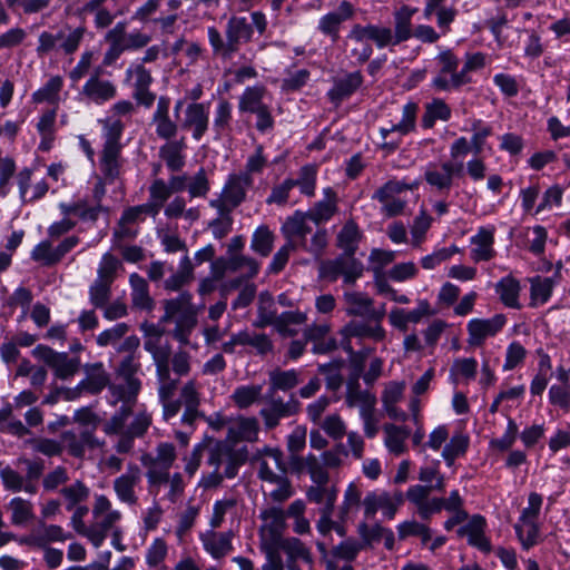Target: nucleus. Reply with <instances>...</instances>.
<instances>
[{"mask_svg": "<svg viewBox=\"0 0 570 570\" xmlns=\"http://www.w3.org/2000/svg\"><path fill=\"white\" fill-rule=\"evenodd\" d=\"M102 126L104 145L100 153L99 168L105 181L114 184L121 175L124 158L122 144L120 139L124 134L125 124L115 117L99 120Z\"/></svg>", "mask_w": 570, "mask_h": 570, "instance_id": "nucleus-1", "label": "nucleus"}, {"mask_svg": "<svg viewBox=\"0 0 570 570\" xmlns=\"http://www.w3.org/2000/svg\"><path fill=\"white\" fill-rule=\"evenodd\" d=\"M164 315L160 323L175 324L173 337L183 345L189 343V337L197 325V307L193 304L189 292H181L178 296L163 302Z\"/></svg>", "mask_w": 570, "mask_h": 570, "instance_id": "nucleus-2", "label": "nucleus"}, {"mask_svg": "<svg viewBox=\"0 0 570 570\" xmlns=\"http://www.w3.org/2000/svg\"><path fill=\"white\" fill-rule=\"evenodd\" d=\"M176 448L173 443L161 442L155 453H146L141 456V464L147 469L146 478L149 492L158 494L159 487L166 484L169 480L170 468L176 461Z\"/></svg>", "mask_w": 570, "mask_h": 570, "instance_id": "nucleus-3", "label": "nucleus"}, {"mask_svg": "<svg viewBox=\"0 0 570 570\" xmlns=\"http://www.w3.org/2000/svg\"><path fill=\"white\" fill-rule=\"evenodd\" d=\"M250 22L246 17L232 16L225 26V38L228 40V46L232 56L240 50V47L253 40L254 30L261 36L267 30V18L262 11H253L250 13Z\"/></svg>", "mask_w": 570, "mask_h": 570, "instance_id": "nucleus-4", "label": "nucleus"}, {"mask_svg": "<svg viewBox=\"0 0 570 570\" xmlns=\"http://www.w3.org/2000/svg\"><path fill=\"white\" fill-rule=\"evenodd\" d=\"M405 498L415 505L417 514L421 519L428 521L435 513H440L443 509L446 511H464L463 500L458 490H453L448 499L431 498L428 499V488L420 485H411Z\"/></svg>", "mask_w": 570, "mask_h": 570, "instance_id": "nucleus-5", "label": "nucleus"}, {"mask_svg": "<svg viewBox=\"0 0 570 570\" xmlns=\"http://www.w3.org/2000/svg\"><path fill=\"white\" fill-rule=\"evenodd\" d=\"M263 406L259 410V416L263 420L266 430H274L281 424V421L295 416L301 411V403L294 394L284 401L276 393L266 392L262 396Z\"/></svg>", "mask_w": 570, "mask_h": 570, "instance_id": "nucleus-6", "label": "nucleus"}, {"mask_svg": "<svg viewBox=\"0 0 570 570\" xmlns=\"http://www.w3.org/2000/svg\"><path fill=\"white\" fill-rule=\"evenodd\" d=\"M419 183L407 184L404 180L391 179L375 190L372 199L382 204L381 213L386 217H395L401 215L405 207L406 200L400 195L407 190L417 188Z\"/></svg>", "mask_w": 570, "mask_h": 570, "instance_id": "nucleus-7", "label": "nucleus"}, {"mask_svg": "<svg viewBox=\"0 0 570 570\" xmlns=\"http://www.w3.org/2000/svg\"><path fill=\"white\" fill-rule=\"evenodd\" d=\"M254 178L248 174H230L224 185L222 198L210 202V206L222 214L229 213L238 207L245 199L247 190L253 186Z\"/></svg>", "mask_w": 570, "mask_h": 570, "instance_id": "nucleus-8", "label": "nucleus"}, {"mask_svg": "<svg viewBox=\"0 0 570 570\" xmlns=\"http://www.w3.org/2000/svg\"><path fill=\"white\" fill-rule=\"evenodd\" d=\"M118 89L114 81L102 77V68L97 67L89 75L79 90V98L87 105L102 106L117 97Z\"/></svg>", "mask_w": 570, "mask_h": 570, "instance_id": "nucleus-9", "label": "nucleus"}, {"mask_svg": "<svg viewBox=\"0 0 570 570\" xmlns=\"http://www.w3.org/2000/svg\"><path fill=\"white\" fill-rule=\"evenodd\" d=\"M364 266L354 255L341 254L334 259L325 261L321 264L320 275L330 282H335L340 277L347 285H353L362 277Z\"/></svg>", "mask_w": 570, "mask_h": 570, "instance_id": "nucleus-10", "label": "nucleus"}, {"mask_svg": "<svg viewBox=\"0 0 570 570\" xmlns=\"http://www.w3.org/2000/svg\"><path fill=\"white\" fill-rule=\"evenodd\" d=\"M83 36L85 28L82 27L71 30L68 35L62 30L57 33L43 31L38 38L37 55L43 57L58 49H61L66 55H71L79 48Z\"/></svg>", "mask_w": 570, "mask_h": 570, "instance_id": "nucleus-11", "label": "nucleus"}, {"mask_svg": "<svg viewBox=\"0 0 570 570\" xmlns=\"http://www.w3.org/2000/svg\"><path fill=\"white\" fill-rule=\"evenodd\" d=\"M439 70L432 79V87L439 91H452L463 87L456 81L455 75H460L459 57L451 50H441L435 57Z\"/></svg>", "mask_w": 570, "mask_h": 570, "instance_id": "nucleus-12", "label": "nucleus"}, {"mask_svg": "<svg viewBox=\"0 0 570 570\" xmlns=\"http://www.w3.org/2000/svg\"><path fill=\"white\" fill-rule=\"evenodd\" d=\"M416 12L417 8L406 4L401 6L393 12L394 30L382 26L386 47H395L412 38L414 33L412 18Z\"/></svg>", "mask_w": 570, "mask_h": 570, "instance_id": "nucleus-13", "label": "nucleus"}, {"mask_svg": "<svg viewBox=\"0 0 570 570\" xmlns=\"http://www.w3.org/2000/svg\"><path fill=\"white\" fill-rule=\"evenodd\" d=\"M462 170V164L451 161L429 163L424 168V180L430 188L439 194H448L453 184L454 177Z\"/></svg>", "mask_w": 570, "mask_h": 570, "instance_id": "nucleus-14", "label": "nucleus"}, {"mask_svg": "<svg viewBox=\"0 0 570 570\" xmlns=\"http://www.w3.org/2000/svg\"><path fill=\"white\" fill-rule=\"evenodd\" d=\"M32 355L43 361L50 366L55 375L60 380H67L73 376L80 366L77 357H69L67 353H59L47 345H37L32 350Z\"/></svg>", "mask_w": 570, "mask_h": 570, "instance_id": "nucleus-15", "label": "nucleus"}, {"mask_svg": "<svg viewBox=\"0 0 570 570\" xmlns=\"http://www.w3.org/2000/svg\"><path fill=\"white\" fill-rule=\"evenodd\" d=\"M403 502L404 494L401 491H395L393 494L372 491L363 500L364 514L366 518H373L379 510H382L384 517L391 520Z\"/></svg>", "mask_w": 570, "mask_h": 570, "instance_id": "nucleus-16", "label": "nucleus"}, {"mask_svg": "<svg viewBox=\"0 0 570 570\" xmlns=\"http://www.w3.org/2000/svg\"><path fill=\"white\" fill-rule=\"evenodd\" d=\"M355 14L354 6L346 0L340 2L336 11L322 16L317 23V30L333 43L340 39L342 24Z\"/></svg>", "mask_w": 570, "mask_h": 570, "instance_id": "nucleus-17", "label": "nucleus"}, {"mask_svg": "<svg viewBox=\"0 0 570 570\" xmlns=\"http://www.w3.org/2000/svg\"><path fill=\"white\" fill-rule=\"evenodd\" d=\"M246 461V452L243 451H234L228 445L217 442L214 448L210 449L208 463L214 465L216 470L220 465H225L223 476L227 479H233L236 476L238 472V468L243 465Z\"/></svg>", "mask_w": 570, "mask_h": 570, "instance_id": "nucleus-18", "label": "nucleus"}, {"mask_svg": "<svg viewBox=\"0 0 570 570\" xmlns=\"http://www.w3.org/2000/svg\"><path fill=\"white\" fill-rule=\"evenodd\" d=\"M158 382V399L163 406V417L169 421L179 413V404L175 401V394L180 382L179 377H173L171 372L156 374Z\"/></svg>", "mask_w": 570, "mask_h": 570, "instance_id": "nucleus-19", "label": "nucleus"}, {"mask_svg": "<svg viewBox=\"0 0 570 570\" xmlns=\"http://www.w3.org/2000/svg\"><path fill=\"white\" fill-rule=\"evenodd\" d=\"M70 538V534L65 533L63 529L58 524H47L40 521L37 528H33L30 533L21 537L18 541L31 548H47L51 542H63Z\"/></svg>", "mask_w": 570, "mask_h": 570, "instance_id": "nucleus-20", "label": "nucleus"}, {"mask_svg": "<svg viewBox=\"0 0 570 570\" xmlns=\"http://www.w3.org/2000/svg\"><path fill=\"white\" fill-rule=\"evenodd\" d=\"M170 98L160 96L157 99L156 109L153 112L150 124L155 128L158 138L169 141L174 139L179 130L178 124L169 115Z\"/></svg>", "mask_w": 570, "mask_h": 570, "instance_id": "nucleus-21", "label": "nucleus"}, {"mask_svg": "<svg viewBox=\"0 0 570 570\" xmlns=\"http://www.w3.org/2000/svg\"><path fill=\"white\" fill-rule=\"evenodd\" d=\"M507 323L503 314H497L491 318H472L468 323V342L472 346H480L491 336L499 333Z\"/></svg>", "mask_w": 570, "mask_h": 570, "instance_id": "nucleus-22", "label": "nucleus"}, {"mask_svg": "<svg viewBox=\"0 0 570 570\" xmlns=\"http://www.w3.org/2000/svg\"><path fill=\"white\" fill-rule=\"evenodd\" d=\"M140 469L135 464H130L127 471L117 476L112 482V488L117 499L127 505H136L138 503L136 488L140 484Z\"/></svg>", "mask_w": 570, "mask_h": 570, "instance_id": "nucleus-23", "label": "nucleus"}, {"mask_svg": "<svg viewBox=\"0 0 570 570\" xmlns=\"http://www.w3.org/2000/svg\"><path fill=\"white\" fill-rule=\"evenodd\" d=\"M209 126V106L204 102H191L184 111L181 128L191 131L194 140L199 141Z\"/></svg>", "mask_w": 570, "mask_h": 570, "instance_id": "nucleus-24", "label": "nucleus"}, {"mask_svg": "<svg viewBox=\"0 0 570 570\" xmlns=\"http://www.w3.org/2000/svg\"><path fill=\"white\" fill-rule=\"evenodd\" d=\"M264 524L261 528V543L275 544L284 538L286 514L282 508L272 507L261 513Z\"/></svg>", "mask_w": 570, "mask_h": 570, "instance_id": "nucleus-25", "label": "nucleus"}, {"mask_svg": "<svg viewBox=\"0 0 570 570\" xmlns=\"http://www.w3.org/2000/svg\"><path fill=\"white\" fill-rule=\"evenodd\" d=\"M256 460L259 464L258 476L264 482L276 481L279 474L287 472L286 462L279 449L265 448Z\"/></svg>", "mask_w": 570, "mask_h": 570, "instance_id": "nucleus-26", "label": "nucleus"}, {"mask_svg": "<svg viewBox=\"0 0 570 570\" xmlns=\"http://www.w3.org/2000/svg\"><path fill=\"white\" fill-rule=\"evenodd\" d=\"M127 23L120 21L115 24L105 36V41L109 45L102 58V66H112L119 57L127 51Z\"/></svg>", "mask_w": 570, "mask_h": 570, "instance_id": "nucleus-27", "label": "nucleus"}, {"mask_svg": "<svg viewBox=\"0 0 570 570\" xmlns=\"http://www.w3.org/2000/svg\"><path fill=\"white\" fill-rule=\"evenodd\" d=\"M61 440L66 445L69 454L73 458H82L87 449L101 448L104 442H100L92 433V430L83 429L77 434L73 431H65L61 434Z\"/></svg>", "mask_w": 570, "mask_h": 570, "instance_id": "nucleus-28", "label": "nucleus"}, {"mask_svg": "<svg viewBox=\"0 0 570 570\" xmlns=\"http://www.w3.org/2000/svg\"><path fill=\"white\" fill-rule=\"evenodd\" d=\"M494 234V226H482L478 229V233L471 237V244L473 245L471 258L474 262H488L495 256L497 253L493 248Z\"/></svg>", "mask_w": 570, "mask_h": 570, "instance_id": "nucleus-29", "label": "nucleus"}, {"mask_svg": "<svg viewBox=\"0 0 570 570\" xmlns=\"http://www.w3.org/2000/svg\"><path fill=\"white\" fill-rule=\"evenodd\" d=\"M345 338L372 340L373 342H381L385 338V330L382 324L366 318L364 321H351L342 330Z\"/></svg>", "mask_w": 570, "mask_h": 570, "instance_id": "nucleus-30", "label": "nucleus"}, {"mask_svg": "<svg viewBox=\"0 0 570 570\" xmlns=\"http://www.w3.org/2000/svg\"><path fill=\"white\" fill-rule=\"evenodd\" d=\"M345 402L350 407H358L364 413L375 410L376 396L367 390H362L360 377L350 376L346 384Z\"/></svg>", "mask_w": 570, "mask_h": 570, "instance_id": "nucleus-31", "label": "nucleus"}, {"mask_svg": "<svg viewBox=\"0 0 570 570\" xmlns=\"http://www.w3.org/2000/svg\"><path fill=\"white\" fill-rule=\"evenodd\" d=\"M309 222L311 218L302 210H295L293 215L288 216L282 226V233L287 243L295 244V248H297L298 242L306 239L307 234L312 232Z\"/></svg>", "mask_w": 570, "mask_h": 570, "instance_id": "nucleus-32", "label": "nucleus"}, {"mask_svg": "<svg viewBox=\"0 0 570 570\" xmlns=\"http://www.w3.org/2000/svg\"><path fill=\"white\" fill-rule=\"evenodd\" d=\"M363 85L361 71L347 72L342 77L334 79L332 88L328 90V99L338 105L350 98Z\"/></svg>", "mask_w": 570, "mask_h": 570, "instance_id": "nucleus-33", "label": "nucleus"}, {"mask_svg": "<svg viewBox=\"0 0 570 570\" xmlns=\"http://www.w3.org/2000/svg\"><path fill=\"white\" fill-rule=\"evenodd\" d=\"M405 391L404 382H389L382 392V404L387 416L392 420L406 421L407 414L399 409L396 404L403 399Z\"/></svg>", "mask_w": 570, "mask_h": 570, "instance_id": "nucleus-34", "label": "nucleus"}, {"mask_svg": "<svg viewBox=\"0 0 570 570\" xmlns=\"http://www.w3.org/2000/svg\"><path fill=\"white\" fill-rule=\"evenodd\" d=\"M330 325L326 323L312 324L304 331V338L306 342H312V352L314 354H326L336 350V340L328 337Z\"/></svg>", "mask_w": 570, "mask_h": 570, "instance_id": "nucleus-35", "label": "nucleus"}, {"mask_svg": "<svg viewBox=\"0 0 570 570\" xmlns=\"http://www.w3.org/2000/svg\"><path fill=\"white\" fill-rule=\"evenodd\" d=\"M232 538L233 533L230 531L215 532L209 530L200 534L205 551L214 559H222L233 550Z\"/></svg>", "mask_w": 570, "mask_h": 570, "instance_id": "nucleus-36", "label": "nucleus"}, {"mask_svg": "<svg viewBox=\"0 0 570 570\" xmlns=\"http://www.w3.org/2000/svg\"><path fill=\"white\" fill-rule=\"evenodd\" d=\"M485 519L480 514H474L469 523L458 530L460 537L468 535L470 546L478 548L483 552L491 551V543L484 535Z\"/></svg>", "mask_w": 570, "mask_h": 570, "instance_id": "nucleus-37", "label": "nucleus"}, {"mask_svg": "<svg viewBox=\"0 0 570 570\" xmlns=\"http://www.w3.org/2000/svg\"><path fill=\"white\" fill-rule=\"evenodd\" d=\"M129 285L131 288L130 298L134 308L150 312L155 307V301L149 293L147 281L137 273L129 276Z\"/></svg>", "mask_w": 570, "mask_h": 570, "instance_id": "nucleus-38", "label": "nucleus"}, {"mask_svg": "<svg viewBox=\"0 0 570 570\" xmlns=\"http://www.w3.org/2000/svg\"><path fill=\"white\" fill-rule=\"evenodd\" d=\"M59 209L62 216H77L82 222H97L104 206L92 205L88 198H80L72 203H60Z\"/></svg>", "mask_w": 570, "mask_h": 570, "instance_id": "nucleus-39", "label": "nucleus"}, {"mask_svg": "<svg viewBox=\"0 0 570 570\" xmlns=\"http://www.w3.org/2000/svg\"><path fill=\"white\" fill-rule=\"evenodd\" d=\"M85 370L86 377L79 382L80 389L91 395L99 394L109 383V375L102 363L88 364Z\"/></svg>", "mask_w": 570, "mask_h": 570, "instance_id": "nucleus-40", "label": "nucleus"}, {"mask_svg": "<svg viewBox=\"0 0 570 570\" xmlns=\"http://www.w3.org/2000/svg\"><path fill=\"white\" fill-rule=\"evenodd\" d=\"M495 292L503 305L509 308L520 309L519 296L521 292L520 282L511 275L502 277L495 284Z\"/></svg>", "mask_w": 570, "mask_h": 570, "instance_id": "nucleus-41", "label": "nucleus"}, {"mask_svg": "<svg viewBox=\"0 0 570 570\" xmlns=\"http://www.w3.org/2000/svg\"><path fill=\"white\" fill-rule=\"evenodd\" d=\"M362 237L363 234L357 224L354 220H348L336 236V246L343 250V254L355 255Z\"/></svg>", "mask_w": 570, "mask_h": 570, "instance_id": "nucleus-42", "label": "nucleus"}, {"mask_svg": "<svg viewBox=\"0 0 570 570\" xmlns=\"http://www.w3.org/2000/svg\"><path fill=\"white\" fill-rule=\"evenodd\" d=\"M268 90L264 85H255L246 87L238 100V110L240 112L252 114L259 111L261 108L267 106L264 102Z\"/></svg>", "mask_w": 570, "mask_h": 570, "instance_id": "nucleus-43", "label": "nucleus"}, {"mask_svg": "<svg viewBox=\"0 0 570 570\" xmlns=\"http://www.w3.org/2000/svg\"><path fill=\"white\" fill-rule=\"evenodd\" d=\"M0 479L4 489L13 493L36 494L38 491L37 483L26 482L24 476L9 465L0 470Z\"/></svg>", "mask_w": 570, "mask_h": 570, "instance_id": "nucleus-44", "label": "nucleus"}, {"mask_svg": "<svg viewBox=\"0 0 570 570\" xmlns=\"http://www.w3.org/2000/svg\"><path fill=\"white\" fill-rule=\"evenodd\" d=\"M186 148L185 138L180 140H169L159 149L160 158L171 171L180 170L185 165L183 150Z\"/></svg>", "mask_w": 570, "mask_h": 570, "instance_id": "nucleus-45", "label": "nucleus"}, {"mask_svg": "<svg viewBox=\"0 0 570 570\" xmlns=\"http://www.w3.org/2000/svg\"><path fill=\"white\" fill-rule=\"evenodd\" d=\"M383 431L385 434L384 444L387 450L395 455L402 454L405 451V441L411 434L410 429L386 423Z\"/></svg>", "mask_w": 570, "mask_h": 570, "instance_id": "nucleus-46", "label": "nucleus"}, {"mask_svg": "<svg viewBox=\"0 0 570 570\" xmlns=\"http://www.w3.org/2000/svg\"><path fill=\"white\" fill-rule=\"evenodd\" d=\"M278 551H283L286 560H302L306 563H312V554L309 549L295 537H284L275 543Z\"/></svg>", "mask_w": 570, "mask_h": 570, "instance_id": "nucleus-47", "label": "nucleus"}, {"mask_svg": "<svg viewBox=\"0 0 570 570\" xmlns=\"http://www.w3.org/2000/svg\"><path fill=\"white\" fill-rule=\"evenodd\" d=\"M141 383L137 377L125 379L124 383L112 384L109 386L115 402H122V405H130L136 402L137 395L140 391Z\"/></svg>", "mask_w": 570, "mask_h": 570, "instance_id": "nucleus-48", "label": "nucleus"}, {"mask_svg": "<svg viewBox=\"0 0 570 570\" xmlns=\"http://www.w3.org/2000/svg\"><path fill=\"white\" fill-rule=\"evenodd\" d=\"M347 38L356 42H363L365 40H372L379 49L386 48L382 26L379 24H354Z\"/></svg>", "mask_w": 570, "mask_h": 570, "instance_id": "nucleus-49", "label": "nucleus"}, {"mask_svg": "<svg viewBox=\"0 0 570 570\" xmlns=\"http://www.w3.org/2000/svg\"><path fill=\"white\" fill-rule=\"evenodd\" d=\"M11 512V524L22 527L35 519L33 504L31 501L21 497L12 498L8 503Z\"/></svg>", "mask_w": 570, "mask_h": 570, "instance_id": "nucleus-50", "label": "nucleus"}, {"mask_svg": "<svg viewBox=\"0 0 570 570\" xmlns=\"http://www.w3.org/2000/svg\"><path fill=\"white\" fill-rule=\"evenodd\" d=\"M233 107L226 99H220L215 108L213 129L217 138L228 135L232 131Z\"/></svg>", "mask_w": 570, "mask_h": 570, "instance_id": "nucleus-51", "label": "nucleus"}, {"mask_svg": "<svg viewBox=\"0 0 570 570\" xmlns=\"http://www.w3.org/2000/svg\"><path fill=\"white\" fill-rule=\"evenodd\" d=\"M258 421L255 417H240L228 429V436L235 441L257 440Z\"/></svg>", "mask_w": 570, "mask_h": 570, "instance_id": "nucleus-52", "label": "nucleus"}, {"mask_svg": "<svg viewBox=\"0 0 570 570\" xmlns=\"http://www.w3.org/2000/svg\"><path fill=\"white\" fill-rule=\"evenodd\" d=\"M63 87V79L61 76H52L48 81L32 94V100L36 104L48 102L57 105L60 100V91Z\"/></svg>", "mask_w": 570, "mask_h": 570, "instance_id": "nucleus-53", "label": "nucleus"}, {"mask_svg": "<svg viewBox=\"0 0 570 570\" xmlns=\"http://www.w3.org/2000/svg\"><path fill=\"white\" fill-rule=\"evenodd\" d=\"M193 279L194 266L189 257L185 255L179 262L178 271L165 281L164 287L167 291H179Z\"/></svg>", "mask_w": 570, "mask_h": 570, "instance_id": "nucleus-54", "label": "nucleus"}, {"mask_svg": "<svg viewBox=\"0 0 570 570\" xmlns=\"http://www.w3.org/2000/svg\"><path fill=\"white\" fill-rule=\"evenodd\" d=\"M554 282L550 277L537 276L531 279L530 287V306L537 307L546 304L551 297Z\"/></svg>", "mask_w": 570, "mask_h": 570, "instance_id": "nucleus-55", "label": "nucleus"}, {"mask_svg": "<svg viewBox=\"0 0 570 570\" xmlns=\"http://www.w3.org/2000/svg\"><path fill=\"white\" fill-rule=\"evenodd\" d=\"M298 383L299 376L296 370H276L269 373V387L267 392L277 394V391H289Z\"/></svg>", "mask_w": 570, "mask_h": 570, "instance_id": "nucleus-56", "label": "nucleus"}, {"mask_svg": "<svg viewBox=\"0 0 570 570\" xmlns=\"http://www.w3.org/2000/svg\"><path fill=\"white\" fill-rule=\"evenodd\" d=\"M450 118V107L444 100L435 98L425 106V112L422 117V126L430 129L434 126L436 120L448 121Z\"/></svg>", "mask_w": 570, "mask_h": 570, "instance_id": "nucleus-57", "label": "nucleus"}, {"mask_svg": "<svg viewBox=\"0 0 570 570\" xmlns=\"http://www.w3.org/2000/svg\"><path fill=\"white\" fill-rule=\"evenodd\" d=\"M345 302L347 304V314L368 318L372 313L373 299L366 294L360 292L345 293Z\"/></svg>", "mask_w": 570, "mask_h": 570, "instance_id": "nucleus-58", "label": "nucleus"}, {"mask_svg": "<svg viewBox=\"0 0 570 570\" xmlns=\"http://www.w3.org/2000/svg\"><path fill=\"white\" fill-rule=\"evenodd\" d=\"M59 492L65 500L66 509L71 511L88 499L90 490L82 481L77 480L72 484L61 488Z\"/></svg>", "mask_w": 570, "mask_h": 570, "instance_id": "nucleus-59", "label": "nucleus"}, {"mask_svg": "<svg viewBox=\"0 0 570 570\" xmlns=\"http://www.w3.org/2000/svg\"><path fill=\"white\" fill-rule=\"evenodd\" d=\"M417 479L424 483L419 484L421 488H428V499H430L432 491L443 492L445 489L444 475L441 474L436 464L422 466Z\"/></svg>", "mask_w": 570, "mask_h": 570, "instance_id": "nucleus-60", "label": "nucleus"}, {"mask_svg": "<svg viewBox=\"0 0 570 570\" xmlns=\"http://www.w3.org/2000/svg\"><path fill=\"white\" fill-rule=\"evenodd\" d=\"M144 347L153 356L156 366V374L170 371V351L166 346H160L154 338L146 340Z\"/></svg>", "mask_w": 570, "mask_h": 570, "instance_id": "nucleus-61", "label": "nucleus"}, {"mask_svg": "<svg viewBox=\"0 0 570 570\" xmlns=\"http://www.w3.org/2000/svg\"><path fill=\"white\" fill-rule=\"evenodd\" d=\"M225 269L233 273L246 269L244 277L248 279L257 275L259 264L252 257L234 254L225 263Z\"/></svg>", "mask_w": 570, "mask_h": 570, "instance_id": "nucleus-62", "label": "nucleus"}, {"mask_svg": "<svg viewBox=\"0 0 570 570\" xmlns=\"http://www.w3.org/2000/svg\"><path fill=\"white\" fill-rule=\"evenodd\" d=\"M469 448V436L463 433L454 434L442 451V458L451 466L455 459L463 455Z\"/></svg>", "mask_w": 570, "mask_h": 570, "instance_id": "nucleus-63", "label": "nucleus"}, {"mask_svg": "<svg viewBox=\"0 0 570 570\" xmlns=\"http://www.w3.org/2000/svg\"><path fill=\"white\" fill-rule=\"evenodd\" d=\"M230 397L239 409H247L262 397V385L238 386Z\"/></svg>", "mask_w": 570, "mask_h": 570, "instance_id": "nucleus-64", "label": "nucleus"}]
</instances>
